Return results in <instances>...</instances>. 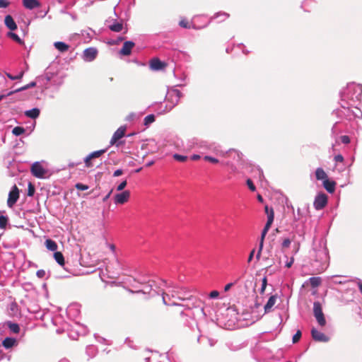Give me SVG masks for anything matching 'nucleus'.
<instances>
[{"instance_id": "53", "label": "nucleus", "mask_w": 362, "mask_h": 362, "mask_svg": "<svg viewBox=\"0 0 362 362\" xmlns=\"http://www.w3.org/2000/svg\"><path fill=\"white\" fill-rule=\"evenodd\" d=\"M341 141L343 144H348L350 143V138L346 135H344L341 136Z\"/></svg>"}, {"instance_id": "21", "label": "nucleus", "mask_w": 362, "mask_h": 362, "mask_svg": "<svg viewBox=\"0 0 362 362\" xmlns=\"http://www.w3.org/2000/svg\"><path fill=\"white\" fill-rule=\"evenodd\" d=\"M23 5L28 9L39 7L40 4L37 0H23Z\"/></svg>"}, {"instance_id": "62", "label": "nucleus", "mask_w": 362, "mask_h": 362, "mask_svg": "<svg viewBox=\"0 0 362 362\" xmlns=\"http://www.w3.org/2000/svg\"><path fill=\"white\" fill-rule=\"evenodd\" d=\"M255 185L250 181V191H255Z\"/></svg>"}, {"instance_id": "51", "label": "nucleus", "mask_w": 362, "mask_h": 362, "mask_svg": "<svg viewBox=\"0 0 362 362\" xmlns=\"http://www.w3.org/2000/svg\"><path fill=\"white\" fill-rule=\"evenodd\" d=\"M210 298H217L219 296V292L217 291H212L209 295Z\"/></svg>"}, {"instance_id": "31", "label": "nucleus", "mask_w": 362, "mask_h": 362, "mask_svg": "<svg viewBox=\"0 0 362 362\" xmlns=\"http://www.w3.org/2000/svg\"><path fill=\"white\" fill-rule=\"evenodd\" d=\"M308 281L313 288H316L321 285L322 279L319 276L310 277Z\"/></svg>"}, {"instance_id": "13", "label": "nucleus", "mask_w": 362, "mask_h": 362, "mask_svg": "<svg viewBox=\"0 0 362 362\" xmlns=\"http://www.w3.org/2000/svg\"><path fill=\"white\" fill-rule=\"evenodd\" d=\"M129 191L125 190L121 193L116 194L114 197V202L116 204H123L129 200Z\"/></svg>"}, {"instance_id": "12", "label": "nucleus", "mask_w": 362, "mask_h": 362, "mask_svg": "<svg viewBox=\"0 0 362 362\" xmlns=\"http://www.w3.org/2000/svg\"><path fill=\"white\" fill-rule=\"evenodd\" d=\"M126 132V127L125 126H121L119 127L116 132L113 134V136L112 139H110V144L111 146L116 145L117 146H119V142L117 143L119 139L122 138Z\"/></svg>"}, {"instance_id": "19", "label": "nucleus", "mask_w": 362, "mask_h": 362, "mask_svg": "<svg viewBox=\"0 0 362 362\" xmlns=\"http://www.w3.org/2000/svg\"><path fill=\"white\" fill-rule=\"evenodd\" d=\"M110 22L112 23L108 25V28L110 30L115 33L122 31L123 29V23L122 22H119L117 20H112Z\"/></svg>"}, {"instance_id": "46", "label": "nucleus", "mask_w": 362, "mask_h": 362, "mask_svg": "<svg viewBox=\"0 0 362 362\" xmlns=\"http://www.w3.org/2000/svg\"><path fill=\"white\" fill-rule=\"evenodd\" d=\"M267 278L264 277L262 279V285H261V288H260V293H263L264 292V290H265V288L267 287Z\"/></svg>"}, {"instance_id": "47", "label": "nucleus", "mask_w": 362, "mask_h": 362, "mask_svg": "<svg viewBox=\"0 0 362 362\" xmlns=\"http://www.w3.org/2000/svg\"><path fill=\"white\" fill-rule=\"evenodd\" d=\"M204 159L206 161H209L212 163H218V160L216 159V158H214V157H211V156H205L204 157Z\"/></svg>"}, {"instance_id": "39", "label": "nucleus", "mask_w": 362, "mask_h": 362, "mask_svg": "<svg viewBox=\"0 0 362 362\" xmlns=\"http://www.w3.org/2000/svg\"><path fill=\"white\" fill-rule=\"evenodd\" d=\"M8 223V217L5 216H0V228H6Z\"/></svg>"}, {"instance_id": "29", "label": "nucleus", "mask_w": 362, "mask_h": 362, "mask_svg": "<svg viewBox=\"0 0 362 362\" xmlns=\"http://www.w3.org/2000/svg\"><path fill=\"white\" fill-rule=\"evenodd\" d=\"M45 244L48 250L54 252L57 250V244L52 239H47Z\"/></svg>"}, {"instance_id": "35", "label": "nucleus", "mask_w": 362, "mask_h": 362, "mask_svg": "<svg viewBox=\"0 0 362 362\" xmlns=\"http://www.w3.org/2000/svg\"><path fill=\"white\" fill-rule=\"evenodd\" d=\"M106 151H107V148L101 149L99 151H93V152L90 153V154H88V156H89V158H90L91 159H93V158L100 157L101 155H103Z\"/></svg>"}, {"instance_id": "54", "label": "nucleus", "mask_w": 362, "mask_h": 362, "mask_svg": "<svg viewBox=\"0 0 362 362\" xmlns=\"http://www.w3.org/2000/svg\"><path fill=\"white\" fill-rule=\"evenodd\" d=\"M90 160H91V158H89L88 155L84 158V163H85L86 167H88V168L92 167Z\"/></svg>"}, {"instance_id": "43", "label": "nucleus", "mask_w": 362, "mask_h": 362, "mask_svg": "<svg viewBox=\"0 0 362 362\" xmlns=\"http://www.w3.org/2000/svg\"><path fill=\"white\" fill-rule=\"evenodd\" d=\"M301 335H302V334H301L300 330H298L296 332V333L293 337V339H292L293 343V344L297 343L300 340Z\"/></svg>"}, {"instance_id": "4", "label": "nucleus", "mask_w": 362, "mask_h": 362, "mask_svg": "<svg viewBox=\"0 0 362 362\" xmlns=\"http://www.w3.org/2000/svg\"><path fill=\"white\" fill-rule=\"evenodd\" d=\"M182 96V93L177 89H173L168 92L166 95V100L170 105L166 112L170 111L175 107L179 102L180 98Z\"/></svg>"}, {"instance_id": "11", "label": "nucleus", "mask_w": 362, "mask_h": 362, "mask_svg": "<svg viewBox=\"0 0 362 362\" xmlns=\"http://www.w3.org/2000/svg\"><path fill=\"white\" fill-rule=\"evenodd\" d=\"M30 170L33 175L37 178H43L47 173V170L39 162H35L32 165Z\"/></svg>"}, {"instance_id": "18", "label": "nucleus", "mask_w": 362, "mask_h": 362, "mask_svg": "<svg viewBox=\"0 0 362 362\" xmlns=\"http://www.w3.org/2000/svg\"><path fill=\"white\" fill-rule=\"evenodd\" d=\"M165 66L164 62L158 58H153L150 61V68L153 71H159Z\"/></svg>"}, {"instance_id": "58", "label": "nucleus", "mask_w": 362, "mask_h": 362, "mask_svg": "<svg viewBox=\"0 0 362 362\" xmlns=\"http://www.w3.org/2000/svg\"><path fill=\"white\" fill-rule=\"evenodd\" d=\"M200 158H201V156L199 155H198V154H193L191 156V159L193 160H199Z\"/></svg>"}, {"instance_id": "25", "label": "nucleus", "mask_w": 362, "mask_h": 362, "mask_svg": "<svg viewBox=\"0 0 362 362\" xmlns=\"http://www.w3.org/2000/svg\"><path fill=\"white\" fill-rule=\"evenodd\" d=\"M54 47L60 52H66L69 50V46L64 42H55Z\"/></svg>"}, {"instance_id": "38", "label": "nucleus", "mask_w": 362, "mask_h": 362, "mask_svg": "<svg viewBox=\"0 0 362 362\" xmlns=\"http://www.w3.org/2000/svg\"><path fill=\"white\" fill-rule=\"evenodd\" d=\"M8 327L9 329L13 333L16 334V333H18L20 331V327H19L18 325L16 323H13L11 322H8Z\"/></svg>"}, {"instance_id": "5", "label": "nucleus", "mask_w": 362, "mask_h": 362, "mask_svg": "<svg viewBox=\"0 0 362 362\" xmlns=\"http://www.w3.org/2000/svg\"><path fill=\"white\" fill-rule=\"evenodd\" d=\"M137 281L138 282L143 285V287L141 289L135 291L136 293H142L144 294H147L148 298H150L153 297L156 295H159L160 292L162 291L161 290L157 291L153 288V285L151 284H146L145 280L138 279Z\"/></svg>"}, {"instance_id": "8", "label": "nucleus", "mask_w": 362, "mask_h": 362, "mask_svg": "<svg viewBox=\"0 0 362 362\" xmlns=\"http://www.w3.org/2000/svg\"><path fill=\"white\" fill-rule=\"evenodd\" d=\"M265 212L267 215V221L262 233V238H264L267 230L269 229L274 218V212L272 208L269 209L267 205L264 206Z\"/></svg>"}, {"instance_id": "59", "label": "nucleus", "mask_w": 362, "mask_h": 362, "mask_svg": "<svg viewBox=\"0 0 362 362\" xmlns=\"http://www.w3.org/2000/svg\"><path fill=\"white\" fill-rule=\"evenodd\" d=\"M243 45L240 44V45H238L235 48L237 49H242L243 52L245 54H247V52L243 49Z\"/></svg>"}, {"instance_id": "34", "label": "nucleus", "mask_w": 362, "mask_h": 362, "mask_svg": "<svg viewBox=\"0 0 362 362\" xmlns=\"http://www.w3.org/2000/svg\"><path fill=\"white\" fill-rule=\"evenodd\" d=\"M6 76L12 81L20 80L24 75V71H20L17 75H13L10 73H6Z\"/></svg>"}, {"instance_id": "57", "label": "nucleus", "mask_w": 362, "mask_h": 362, "mask_svg": "<svg viewBox=\"0 0 362 362\" xmlns=\"http://www.w3.org/2000/svg\"><path fill=\"white\" fill-rule=\"evenodd\" d=\"M95 351V347L93 346H88L86 349L87 353H93Z\"/></svg>"}, {"instance_id": "26", "label": "nucleus", "mask_w": 362, "mask_h": 362, "mask_svg": "<svg viewBox=\"0 0 362 362\" xmlns=\"http://www.w3.org/2000/svg\"><path fill=\"white\" fill-rule=\"evenodd\" d=\"M315 177L317 180H323L327 179V175L322 168H318L315 170Z\"/></svg>"}, {"instance_id": "9", "label": "nucleus", "mask_w": 362, "mask_h": 362, "mask_svg": "<svg viewBox=\"0 0 362 362\" xmlns=\"http://www.w3.org/2000/svg\"><path fill=\"white\" fill-rule=\"evenodd\" d=\"M327 204V196L325 193L318 194L314 200L313 205L316 210H321Z\"/></svg>"}, {"instance_id": "30", "label": "nucleus", "mask_w": 362, "mask_h": 362, "mask_svg": "<svg viewBox=\"0 0 362 362\" xmlns=\"http://www.w3.org/2000/svg\"><path fill=\"white\" fill-rule=\"evenodd\" d=\"M54 258L60 266L63 267L66 269V268L64 267V257L62 252H55L54 253Z\"/></svg>"}, {"instance_id": "37", "label": "nucleus", "mask_w": 362, "mask_h": 362, "mask_svg": "<svg viewBox=\"0 0 362 362\" xmlns=\"http://www.w3.org/2000/svg\"><path fill=\"white\" fill-rule=\"evenodd\" d=\"M25 132V128L23 127H19V126L14 127L12 130L13 134H14L15 136H17L24 134Z\"/></svg>"}, {"instance_id": "33", "label": "nucleus", "mask_w": 362, "mask_h": 362, "mask_svg": "<svg viewBox=\"0 0 362 362\" xmlns=\"http://www.w3.org/2000/svg\"><path fill=\"white\" fill-rule=\"evenodd\" d=\"M156 117L153 114H151L145 117L144 119V124L146 127H148L150 124L155 122Z\"/></svg>"}, {"instance_id": "64", "label": "nucleus", "mask_w": 362, "mask_h": 362, "mask_svg": "<svg viewBox=\"0 0 362 362\" xmlns=\"http://www.w3.org/2000/svg\"><path fill=\"white\" fill-rule=\"evenodd\" d=\"M257 199L259 202H263V198L260 194L257 195Z\"/></svg>"}, {"instance_id": "48", "label": "nucleus", "mask_w": 362, "mask_h": 362, "mask_svg": "<svg viewBox=\"0 0 362 362\" xmlns=\"http://www.w3.org/2000/svg\"><path fill=\"white\" fill-rule=\"evenodd\" d=\"M127 180H124L122 181L117 187V191H122L124 189V187L127 186Z\"/></svg>"}, {"instance_id": "61", "label": "nucleus", "mask_w": 362, "mask_h": 362, "mask_svg": "<svg viewBox=\"0 0 362 362\" xmlns=\"http://www.w3.org/2000/svg\"><path fill=\"white\" fill-rule=\"evenodd\" d=\"M112 190H111L104 198L103 202H106L110 197V194L112 193Z\"/></svg>"}, {"instance_id": "50", "label": "nucleus", "mask_w": 362, "mask_h": 362, "mask_svg": "<svg viewBox=\"0 0 362 362\" xmlns=\"http://www.w3.org/2000/svg\"><path fill=\"white\" fill-rule=\"evenodd\" d=\"M10 5L8 0H0V8H7Z\"/></svg>"}, {"instance_id": "36", "label": "nucleus", "mask_w": 362, "mask_h": 362, "mask_svg": "<svg viewBox=\"0 0 362 362\" xmlns=\"http://www.w3.org/2000/svg\"><path fill=\"white\" fill-rule=\"evenodd\" d=\"M140 117H141V114L131 112L127 116L126 121L133 122V121L139 119L140 118Z\"/></svg>"}, {"instance_id": "40", "label": "nucleus", "mask_w": 362, "mask_h": 362, "mask_svg": "<svg viewBox=\"0 0 362 362\" xmlns=\"http://www.w3.org/2000/svg\"><path fill=\"white\" fill-rule=\"evenodd\" d=\"M35 191V189L34 185L31 182H29L28 187V192H27L28 196L33 197L34 195Z\"/></svg>"}, {"instance_id": "23", "label": "nucleus", "mask_w": 362, "mask_h": 362, "mask_svg": "<svg viewBox=\"0 0 362 362\" xmlns=\"http://www.w3.org/2000/svg\"><path fill=\"white\" fill-rule=\"evenodd\" d=\"M247 345V342H243V343H230L227 344L228 348L233 351H237L240 350L241 349L246 347Z\"/></svg>"}, {"instance_id": "17", "label": "nucleus", "mask_w": 362, "mask_h": 362, "mask_svg": "<svg viewBox=\"0 0 362 362\" xmlns=\"http://www.w3.org/2000/svg\"><path fill=\"white\" fill-rule=\"evenodd\" d=\"M135 44L132 41H126L122 49L119 51V54L123 56H129L131 54L132 49L134 47Z\"/></svg>"}, {"instance_id": "55", "label": "nucleus", "mask_w": 362, "mask_h": 362, "mask_svg": "<svg viewBox=\"0 0 362 362\" xmlns=\"http://www.w3.org/2000/svg\"><path fill=\"white\" fill-rule=\"evenodd\" d=\"M334 160L336 162H340L342 163L344 161V157L341 154H338L334 156Z\"/></svg>"}, {"instance_id": "41", "label": "nucleus", "mask_w": 362, "mask_h": 362, "mask_svg": "<svg viewBox=\"0 0 362 362\" xmlns=\"http://www.w3.org/2000/svg\"><path fill=\"white\" fill-rule=\"evenodd\" d=\"M179 25L183 28H191L189 23L185 18H182L179 22Z\"/></svg>"}, {"instance_id": "45", "label": "nucleus", "mask_w": 362, "mask_h": 362, "mask_svg": "<svg viewBox=\"0 0 362 362\" xmlns=\"http://www.w3.org/2000/svg\"><path fill=\"white\" fill-rule=\"evenodd\" d=\"M8 35L14 40L16 41V42H18V43H22V41L21 40V38L19 37V36L14 33H8Z\"/></svg>"}, {"instance_id": "52", "label": "nucleus", "mask_w": 362, "mask_h": 362, "mask_svg": "<svg viewBox=\"0 0 362 362\" xmlns=\"http://www.w3.org/2000/svg\"><path fill=\"white\" fill-rule=\"evenodd\" d=\"M36 275L37 277L42 279L45 276L46 272L43 269H40L37 271Z\"/></svg>"}, {"instance_id": "1", "label": "nucleus", "mask_w": 362, "mask_h": 362, "mask_svg": "<svg viewBox=\"0 0 362 362\" xmlns=\"http://www.w3.org/2000/svg\"><path fill=\"white\" fill-rule=\"evenodd\" d=\"M200 148L214 152L216 155L230 158L225 164L228 165L234 173L237 174L238 178L245 176V174L239 170L242 165V153L238 151L229 149L227 151H224L221 150L215 144H209L206 141H202L200 143Z\"/></svg>"}, {"instance_id": "44", "label": "nucleus", "mask_w": 362, "mask_h": 362, "mask_svg": "<svg viewBox=\"0 0 362 362\" xmlns=\"http://www.w3.org/2000/svg\"><path fill=\"white\" fill-rule=\"evenodd\" d=\"M75 187L81 191H84L88 189V186L82 183H76Z\"/></svg>"}, {"instance_id": "60", "label": "nucleus", "mask_w": 362, "mask_h": 362, "mask_svg": "<svg viewBox=\"0 0 362 362\" xmlns=\"http://www.w3.org/2000/svg\"><path fill=\"white\" fill-rule=\"evenodd\" d=\"M293 263V258H291V260L286 264V267L287 268H290L292 266Z\"/></svg>"}, {"instance_id": "10", "label": "nucleus", "mask_w": 362, "mask_h": 362, "mask_svg": "<svg viewBox=\"0 0 362 362\" xmlns=\"http://www.w3.org/2000/svg\"><path fill=\"white\" fill-rule=\"evenodd\" d=\"M97 48L91 47L86 49L82 54V59L87 62H93L98 56Z\"/></svg>"}, {"instance_id": "32", "label": "nucleus", "mask_w": 362, "mask_h": 362, "mask_svg": "<svg viewBox=\"0 0 362 362\" xmlns=\"http://www.w3.org/2000/svg\"><path fill=\"white\" fill-rule=\"evenodd\" d=\"M35 86H36V83L35 81H32L30 83L15 90L14 91L10 92L8 93V95H11L13 93H16V92H20V91L28 90L30 88L35 87Z\"/></svg>"}, {"instance_id": "20", "label": "nucleus", "mask_w": 362, "mask_h": 362, "mask_svg": "<svg viewBox=\"0 0 362 362\" xmlns=\"http://www.w3.org/2000/svg\"><path fill=\"white\" fill-rule=\"evenodd\" d=\"M4 23L6 27L11 30H15L17 28V25L11 16L7 15L5 17Z\"/></svg>"}, {"instance_id": "49", "label": "nucleus", "mask_w": 362, "mask_h": 362, "mask_svg": "<svg viewBox=\"0 0 362 362\" xmlns=\"http://www.w3.org/2000/svg\"><path fill=\"white\" fill-rule=\"evenodd\" d=\"M291 240L289 238H286L284 240L282 243V248H288L291 245Z\"/></svg>"}, {"instance_id": "3", "label": "nucleus", "mask_w": 362, "mask_h": 362, "mask_svg": "<svg viewBox=\"0 0 362 362\" xmlns=\"http://www.w3.org/2000/svg\"><path fill=\"white\" fill-rule=\"evenodd\" d=\"M228 311L236 312L235 320L238 322V327L247 326V320L249 317V313L247 308H244L240 305H238L235 308H229Z\"/></svg>"}, {"instance_id": "24", "label": "nucleus", "mask_w": 362, "mask_h": 362, "mask_svg": "<svg viewBox=\"0 0 362 362\" xmlns=\"http://www.w3.org/2000/svg\"><path fill=\"white\" fill-rule=\"evenodd\" d=\"M40 113V109L37 107L32 108L30 110L25 111V115L27 117L31 118V119H36L39 117Z\"/></svg>"}, {"instance_id": "28", "label": "nucleus", "mask_w": 362, "mask_h": 362, "mask_svg": "<svg viewBox=\"0 0 362 362\" xmlns=\"http://www.w3.org/2000/svg\"><path fill=\"white\" fill-rule=\"evenodd\" d=\"M16 343V340L14 338L6 337L2 341V346L6 349H10L14 346Z\"/></svg>"}, {"instance_id": "56", "label": "nucleus", "mask_w": 362, "mask_h": 362, "mask_svg": "<svg viewBox=\"0 0 362 362\" xmlns=\"http://www.w3.org/2000/svg\"><path fill=\"white\" fill-rule=\"evenodd\" d=\"M122 173H123V170L122 169H117L114 172L113 176L118 177V176H120L121 175H122Z\"/></svg>"}, {"instance_id": "42", "label": "nucleus", "mask_w": 362, "mask_h": 362, "mask_svg": "<svg viewBox=\"0 0 362 362\" xmlns=\"http://www.w3.org/2000/svg\"><path fill=\"white\" fill-rule=\"evenodd\" d=\"M173 158L176 160L180 161V162H184V161L187 160V157L186 156H182V155L177 154V153L173 155Z\"/></svg>"}, {"instance_id": "63", "label": "nucleus", "mask_w": 362, "mask_h": 362, "mask_svg": "<svg viewBox=\"0 0 362 362\" xmlns=\"http://www.w3.org/2000/svg\"><path fill=\"white\" fill-rule=\"evenodd\" d=\"M358 288H359V291H361V293H362V282L361 281H359L358 283Z\"/></svg>"}, {"instance_id": "2", "label": "nucleus", "mask_w": 362, "mask_h": 362, "mask_svg": "<svg viewBox=\"0 0 362 362\" xmlns=\"http://www.w3.org/2000/svg\"><path fill=\"white\" fill-rule=\"evenodd\" d=\"M170 288L168 293L162 291L163 302L166 305H178L179 304L175 300H171L170 296L173 298L181 300H194L196 298L191 294V291L186 287L173 285L168 286Z\"/></svg>"}, {"instance_id": "6", "label": "nucleus", "mask_w": 362, "mask_h": 362, "mask_svg": "<svg viewBox=\"0 0 362 362\" xmlns=\"http://www.w3.org/2000/svg\"><path fill=\"white\" fill-rule=\"evenodd\" d=\"M313 314L318 324L324 327L326 325V320L322 312V305L319 301H315L313 303Z\"/></svg>"}, {"instance_id": "14", "label": "nucleus", "mask_w": 362, "mask_h": 362, "mask_svg": "<svg viewBox=\"0 0 362 362\" xmlns=\"http://www.w3.org/2000/svg\"><path fill=\"white\" fill-rule=\"evenodd\" d=\"M311 335L313 339L316 341L320 342H327L329 338L326 336L324 333L319 332L315 328L311 329Z\"/></svg>"}, {"instance_id": "22", "label": "nucleus", "mask_w": 362, "mask_h": 362, "mask_svg": "<svg viewBox=\"0 0 362 362\" xmlns=\"http://www.w3.org/2000/svg\"><path fill=\"white\" fill-rule=\"evenodd\" d=\"M336 182L328 179L323 181V187L329 193H333L335 191Z\"/></svg>"}, {"instance_id": "7", "label": "nucleus", "mask_w": 362, "mask_h": 362, "mask_svg": "<svg viewBox=\"0 0 362 362\" xmlns=\"http://www.w3.org/2000/svg\"><path fill=\"white\" fill-rule=\"evenodd\" d=\"M19 198V189L16 185H14L8 193L7 199V206L12 208L17 202Z\"/></svg>"}, {"instance_id": "16", "label": "nucleus", "mask_w": 362, "mask_h": 362, "mask_svg": "<svg viewBox=\"0 0 362 362\" xmlns=\"http://www.w3.org/2000/svg\"><path fill=\"white\" fill-rule=\"evenodd\" d=\"M230 17V14L225 11H218L214 13L210 18V22L216 21L217 23H220L224 22Z\"/></svg>"}, {"instance_id": "15", "label": "nucleus", "mask_w": 362, "mask_h": 362, "mask_svg": "<svg viewBox=\"0 0 362 362\" xmlns=\"http://www.w3.org/2000/svg\"><path fill=\"white\" fill-rule=\"evenodd\" d=\"M233 286H235L236 288L238 289V291H240V293H242V294H245L243 290H245V292H247V287L246 284H244L243 286H242V284L238 281H235V282H231V283L227 284L224 286V291L225 292L228 291Z\"/></svg>"}, {"instance_id": "27", "label": "nucleus", "mask_w": 362, "mask_h": 362, "mask_svg": "<svg viewBox=\"0 0 362 362\" xmlns=\"http://www.w3.org/2000/svg\"><path fill=\"white\" fill-rule=\"evenodd\" d=\"M276 300V296H272L266 305H264V313H268L270 311L271 308L274 306Z\"/></svg>"}]
</instances>
